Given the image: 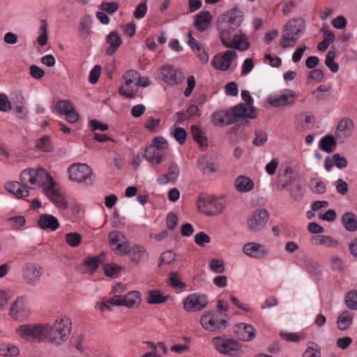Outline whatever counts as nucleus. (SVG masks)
I'll list each match as a JSON object with an SVG mask.
<instances>
[{
	"instance_id": "obj_47",
	"label": "nucleus",
	"mask_w": 357,
	"mask_h": 357,
	"mask_svg": "<svg viewBox=\"0 0 357 357\" xmlns=\"http://www.w3.org/2000/svg\"><path fill=\"white\" fill-rule=\"evenodd\" d=\"M315 238L318 241L317 243L318 245H322L332 248H336L338 245V241L330 236H319Z\"/></svg>"
},
{
	"instance_id": "obj_32",
	"label": "nucleus",
	"mask_w": 357,
	"mask_h": 357,
	"mask_svg": "<svg viewBox=\"0 0 357 357\" xmlns=\"http://www.w3.org/2000/svg\"><path fill=\"white\" fill-rule=\"evenodd\" d=\"M234 185L238 192H246L253 189L254 182L247 176H239L236 178Z\"/></svg>"
},
{
	"instance_id": "obj_14",
	"label": "nucleus",
	"mask_w": 357,
	"mask_h": 357,
	"mask_svg": "<svg viewBox=\"0 0 357 357\" xmlns=\"http://www.w3.org/2000/svg\"><path fill=\"white\" fill-rule=\"evenodd\" d=\"M225 47L234 48L240 51L247 50L250 47V43L244 33L240 32L230 37L226 43L222 44Z\"/></svg>"
},
{
	"instance_id": "obj_64",
	"label": "nucleus",
	"mask_w": 357,
	"mask_h": 357,
	"mask_svg": "<svg viewBox=\"0 0 357 357\" xmlns=\"http://www.w3.org/2000/svg\"><path fill=\"white\" fill-rule=\"evenodd\" d=\"M188 86L185 88L184 91V96L186 97H189L195 87L196 81L194 76L190 75L187 79Z\"/></svg>"
},
{
	"instance_id": "obj_40",
	"label": "nucleus",
	"mask_w": 357,
	"mask_h": 357,
	"mask_svg": "<svg viewBox=\"0 0 357 357\" xmlns=\"http://www.w3.org/2000/svg\"><path fill=\"white\" fill-rule=\"evenodd\" d=\"M123 268L115 264H107L104 266V271L107 276L116 278L119 276Z\"/></svg>"
},
{
	"instance_id": "obj_52",
	"label": "nucleus",
	"mask_w": 357,
	"mask_h": 357,
	"mask_svg": "<svg viewBox=\"0 0 357 357\" xmlns=\"http://www.w3.org/2000/svg\"><path fill=\"white\" fill-rule=\"evenodd\" d=\"M291 181V176H288L285 172L283 175H278L277 182V189L279 190H284L286 187L289 186Z\"/></svg>"
},
{
	"instance_id": "obj_30",
	"label": "nucleus",
	"mask_w": 357,
	"mask_h": 357,
	"mask_svg": "<svg viewBox=\"0 0 357 357\" xmlns=\"http://www.w3.org/2000/svg\"><path fill=\"white\" fill-rule=\"evenodd\" d=\"M236 121L232 114L224 113L223 112H215L212 116V122L215 126L229 125Z\"/></svg>"
},
{
	"instance_id": "obj_18",
	"label": "nucleus",
	"mask_w": 357,
	"mask_h": 357,
	"mask_svg": "<svg viewBox=\"0 0 357 357\" xmlns=\"http://www.w3.org/2000/svg\"><path fill=\"white\" fill-rule=\"evenodd\" d=\"M220 15L236 29L240 26L244 18L243 11L237 8H233Z\"/></svg>"
},
{
	"instance_id": "obj_48",
	"label": "nucleus",
	"mask_w": 357,
	"mask_h": 357,
	"mask_svg": "<svg viewBox=\"0 0 357 357\" xmlns=\"http://www.w3.org/2000/svg\"><path fill=\"white\" fill-rule=\"evenodd\" d=\"M36 146L43 151H50L52 149L50 137L44 136L36 142Z\"/></svg>"
},
{
	"instance_id": "obj_8",
	"label": "nucleus",
	"mask_w": 357,
	"mask_h": 357,
	"mask_svg": "<svg viewBox=\"0 0 357 357\" xmlns=\"http://www.w3.org/2000/svg\"><path fill=\"white\" fill-rule=\"evenodd\" d=\"M219 316L218 313L208 312L201 317L200 324L209 331H222L227 328V323Z\"/></svg>"
},
{
	"instance_id": "obj_44",
	"label": "nucleus",
	"mask_w": 357,
	"mask_h": 357,
	"mask_svg": "<svg viewBox=\"0 0 357 357\" xmlns=\"http://www.w3.org/2000/svg\"><path fill=\"white\" fill-rule=\"evenodd\" d=\"M335 57V53L333 51H329L326 54L325 60V64L333 73H336L339 70L338 64L334 61Z\"/></svg>"
},
{
	"instance_id": "obj_34",
	"label": "nucleus",
	"mask_w": 357,
	"mask_h": 357,
	"mask_svg": "<svg viewBox=\"0 0 357 357\" xmlns=\"http://www.w3.org/2000/svg\"><path fill=\"white\" fill-rule=\"evenodd\" d=\"M345 229L349 231L357 230V216L352 212H347L343 214L341 219Z\"/></svg>"
},
{
	"instance_id": "obj_42",
	"label": "nucleus",
	"mask_w": 357,
	"mask_h": 357,
	"mask_svg": "<svg viewBox=\"0 0 357 357\" xmlns=\"http://www.w3.org/2000/svg\"><path fill=\"white\" fill-rule=\"evenodd\" d=\"M345 303L349 309L357 310V291H350L346 294Z\"/></svg>"
},
{
	"instance_id": "obj_19",
	"label": "nucleus",
	"mask_w": 357,
	"mask_h": 357,
	"mask_svg": "<svg viewBox=\"0 0 357 357\" xmlns=\"http://www.w3.org/2000/svg\"><path fill=\"white\" fill-rule=\"evenodd\" d=\"M7 191L13 194L17 198H24L29 196V189L31 188L28 185H24L22 181H12L7 183L5 185Z\"/></svg>"
},
{
	"instance_id": "obj_38",
	"label": "nucleus",
	"mask_w": 357,
	"mask_h": 357,
	"mask_svg": "<svg viewBox=\"0 0 357 357\" xmlns=\"http://www.w3.org/2000/svg\"><path fill=\"white\" fill-rule=\"evenodd\" d=\"M123 306H126L129 308L137 305L140 303V297L138 291H130L126 296L122 297Z\"/></svg>"
},
{
	"instance_id": "obj_28",
	"label": "nucleus",
	"mask_w": 357,
	"mask_h": 357,
	"mask_svg": "<svg viewBox=\"0 0 357 357\" xmlns=\"http://www.w3.org/2000/svg\"><path fill=\"white\" fill-rule=\"evenodd\" d=\"M179 172L178 165L173 162L169 165L167 174H163L158 176V182L160 184H166L168 182L174 181L178 178Z\"/></svg>"
},
{
	"instance_id": "obj_58",
	"label": "nucleus",
	"mask_w": 357,
	"mask_h": 357,
	"mask_svg": "<svg viewBox=\"0 0 357 357\" xmlns=\"http://www.w3.org/2000/svg\"><path fill=\"white\" fill-rule=\"evenodd\" d=\"M100 8L109 14H113L118 10L119 3L114 1L103 2L100 6Z\"/></svg>"
},
{
	"instance_id": "obj_17",
	"label": "nucleus",
	"mask_w": 357,
	"mask_h": 357,
	"mask_svg": "<svg viewBox=\"0 0 357 357\" xmlns=\"http://www.w3.org/2000/svg\"><path fill=\"white\" fill-rule=\"evenodd\" d=\"M165 156V151L158 149L155 144H151L145 151V157L152 165L160 164Z\"/></svg>"
},
{
	"instance_id": "obj_43",
	"label": "nucleus",
	"mask_w": 357,
	"mask_h": 357,
	"mask_svg": "<svg viewBox=\"0 0 357 357\" xmlns=\"http://www.w3.org/2000/svg\"><path fill=\"white\" fill-rule=\"evenodd\" d=\"M126 239V238L124 234L118 231H112L108 235V241L111 246L116 245Z\"/></svg>"
},
{
	"instance_id": "obj_57",
	"label": "nucleus",
	"mask_w": 357,
	"mask_h": 357,
	"mask_svg": "<svg viewBox=\"0 0 357 357\" xmlns=\"http://www.w3.org/2000/svg\"><path fill=\"white\" fill-rule=\"evenodd\" d=\"M267 141V135L265 132L259 130L255 132V137L253 140V144L259 146L263 145Z\"/></svg>"
},
{
	"instance_id": "obj_23",
	"label": "nucleus",
	"mask_w": 357,
	"mask_h": 357,
	"mask_svg": "<svg viewBox=\"0 0 357 357\" xmlns=\"http://www.w3.org/2000/svg\"><path fill=\"white\" fill-rule=\"evenodd\" d=\"M243 252L252 257L261 258L268 254L264 245L256 243H246L243 248Z\"/></svg>"
},
{
	"instance_id": "obj_15",
	"label": "nucleus",
	"mask_w": 357,
	"mask_h": 357,
	"mask_svg": "<svg viewBox=\"0 0 357 357\" xmlns=\"http://www.w3.org/2000/svg\"><path fill=\"white\" fill-rule=\"evenodd\" d=\"M42 275V268L35 264L29 263L23 268V276L27 283L33 284Z\"/></svg>"
},
{
	"instance_id": "obj_46",
	"label": "nucleus",
	"mask_w": 357,
	"mask_h": 357,
	"mask_svg": "<svg viewBox=\"0 0 357 357\" xmlns=\"http://www.w3.org/2000/svg\"><path fill=\"white\" fill-rule=\"evenodd\" d=\"M169 281V285L174 288L183 289L186 286L184 282L180 281V277L177 272H170Z\"/></svg>"
},
{
	"instance_id": "obj_13",
	"label": "nucleus",
	"mask_w": 357,
	"mask_h": 357,
	"mask_svg": "<svg viewBox=\"0 0 357 357\" xmlns=\"http://www.w3.org/2000/svg\"><path fill=\"white\" fill-rule=\"evenodd\" d=\"M10 315L15 320L23 319L29 314V310L23 297H18L10 309Z\"/></svg>"
},
{
	"instance_id": "obj_7",
	"label": "nucleus",
	"mask_w": 357,
	"mask_h": 357,
	"mask_svg": "<svg viewBox=\"0 0 357 357\" xmlns=\"http://www.w3.org/2000/svg\"><path fill=\"white\" fill-rule=\"evenodd\" d=\"M197 207L202 213L208 216H213L221 213L225 208V205L216 199L200 197L197 200Z\"/></svg>"
},
{
	"instance_id": "obj_27",
	"label": "nucleus",
	"mask_w": 357,
	"mask_h": 357,
	"mask_svg": "<svg viewBox=\"0 0 357 357\" xmlns=\"http://www.w3.org/2000/svg\"><path fill=\"white\" fill-rule=\"evenodd\" d=\"M106 42L109 44V47L106 50V54H114L118 48L121 45L123 41L116 31H112L106 37Z\"/></svg>"
},
{
	"instance_id": "obj_20",
	"label": "nucleus",
	"mask_w": 357,
	"mask_h": 357,
	"mask_svg": "<svg viewBox=\"0 0 357 357\" xmlns=\"http://www.w3.org/2000/svg\"><path fill=\"white\" fill-rule=\"evenodd\" d=\"M235 333L241 340L248 342L255 337V330L250 324L240 323L236 326Z\"/></svg>"
},
{
	"instance_id": "obj_22",
	"label": "nucleus",
	"mask_w": 357,
	"mask_h": 357,
	"mask_svg": "<svg viewBox=\"0 0 357 357\" xmlns=\"http://www.w3.org/2000/svg\"><path fill=\"white\" fill-rule=\"evenodd\" d=\"M354 126V122L349 118L342 119L335 130V135L337 138L346 139L351 135Z\"/></svg>"
},
{
	"instance_id": "obj_41",
	"label": "nucleus",
	"mask_w": 357,
	"mask_h": 357,
	"mask_svg": "<svg viewBox=\"0 0 357 357\" xmlns=\"http://www.w3.org/2000/svg\"><path fill=\"white\" fill-rule=\"evenodd\" d=\"M65 238L68 245L72 248L79 246L82 242V236L77 232L68 233Z\"/></svg>"
},
{
	"instance_id": "obj_29",
	"label": "nucleus",
	"mask_w": 357,
	"mask_h": 357,
	"mask_svg": "<svg viewBox=\"0 0 357 357\" xmlns=\"http://www.w3.org/2000/svg\"><path fill=\"white\" fill-rule=\"evenodd\" d=\"M45 191L47 196L49 199L56 206L60 208H66L67 202L63 194L53 187H47Z\"/></svg>"
},
{
	"instance_id": "obj_60",
	"label": "nucleus",
	"mask_w": 357,
	"mask_h": 357,
	"mask_svg": "<svg viewBox=\"0 0 357 357\" xmlns=\"http://www.w3.org/2000/svg\"><path fill=\"white\" fill-rule=\"evenodd\" d=\"M210 268L214 273H222L225 271V266L222 261L213 259L210 261Z\"/></svg>"
},
{
	"instance_id": "obj_31",
	"label": "nucleus",
	"mask_w": 357,
	"mask_h": 357,
	"mask_svg": "<svg viewBox=\"0 0 357 357\" xmlns=\"http://www.w3.org/2000/svg\"><path fill=\"white\" fill-rule=\"evenodd\" d=\"M162 74L164 76V79L172 83L180 84L183 79V76L181 73H178L177 70L171 67H163L162 68Z\"/></svg>"
},
{
	"instance_id": "obj_54",
	"label": "nucleus",
	"mask_w": 357,
	"mask_h": 357,
	"mask_svg": "<svg viewBox=\"0 0 357 357\" xmlns=\"http://www.w3.org/2000/svg\"><path fill=\"white\" fill-rule=\"evenodd\" d=\"M173 135L180 144H183L185 142L187 132L184 128L176 127L174 130Z\"/></svg>"
},
{
	"instance_id": "obj_2",
	"label": "nucleus",
	"mask_w": 357,
	"mask_h": 357,
	"mask_svg": "<svg viewBox=\"0 0 357 357\" xmlns=\"http://www.w3.org/2000/svg\"><path fill=\"white\" fill-rule=\"evenodd\" d=\"M305 30V21L300 17L289 20L282 29L280 45L283 49L294 47Z\"/></svg>"
},
{
	"instance_id": "obj_62",
	"label": "nucleus",
	"mask_w": 357,
	"mask_h": 357,
	"mask_svg": "<svg viewBox=\"0 0 357 357\" xmlns=\"http://www.w3.org/2000/svg\"><path fill=\"white\" fill-rule=\"evenodd\" d=\"M29 69L30 75L34 79H40L45 75V71L36 65H31Z\"/></svg>"
},
{
	"instance_id": "obj_59",
	"label": "nucleus",
	"mask_w": 357,
	"mask_h": 357,
	"mask_svg": "<svg viewBox=\"0 0 357 357\" xmlns=\"http://www.w3.org/2000/svg\"><path fill=\"white\" fill-rule=\"evenodd\" d=\"M102 68L99 65H96L89 73V82L94 84L97 83L101 74Z\"/></svg>"
},
{
	"instance_id": "obj_4",
	"label": "nucleus",
	"mask_w": 357,
	"mask_h": 357,
	"mask_svg": "<svg viewBox=\"0 0 357 357\" xmlns=\"http://www.w3.org/2000/svg\"><path fill=\"white\" fill-rule=\"evenodd\" d=\"M142 77L134 70L127 71L122 77L123 84L119 89V93L127 98H134L136 96Z\"/></svg>"
},
{
	"instance_id": "obj_1",
	"label": "nucleus",
	"mask_w": 357,
	"mask_h": 357,
	"mask_svg": "<svg viewBox=\"0 0 357 357\" xmlns=\"http://www.w3.org/2000/svg\"><path fill=\"white\" fill-rule=\"evenodd\" d=\"M45 330V340L52 344L59 346L65 342L71 333L72 323L70 318L62 317L56 319L53 324H44Z\"/></svg>"
},
{
	"instance_id": "obj_25",
	"label": "nucleus",
	"mask_w": 357,
	"mask_h": 357,
	"mask_svg": "<svg viewBox=\"0 0 357 357\" xmlns=\"http://www.w3.org/2000/svg\"><path fill=\"white\" fill-rule=\"evenodd\" d=\"M212 16L208 11H202L195 17V26L200 31H206L211 23Z\"/></svg>"
},
{
	"instance_id": "obj_3",
	"label": "nucleus",
	"mask_w": 357,
	"mask_h": 357,
	"mask_svg": "<svg viewBox=\"0 0 357 357\" xmlns=\"http://www.w3.org/2000/svg\"><path fill=\"white\" fill-rule=\"evenodd\" d=\"M20 181L24 185H28L32 188L33 185L43 187L44 190L47 187H53L54 182L51 175L43 167L36 169H26L22 172Z\"/></svg>"
},
{
	"instance_id": "obj_37",
	"label": "nucleus",
	"mask_w": 357,
	"mask_h": 357,
	"mask_svg": "<svg viewBox=\"0 0 357 357\" xmlns=\"http://www.w3.org/2000/svg\"><path fill=\"white\" fill-rule=\"evenodd\" d=\"M335 138L331 135H326L322 137L319 142V149L326 153H332L336 147Z\"/></svg>"
},
{
	"instance_id": "obj_45",
	"label": "nucleus",
	"mask_w": 357,
	"mask_h": 357,
	"mask_svg": "<svg viewBox=\"0 0 357 357\" xmlns=\"http://www.w3.org/2000/svg\"><path fill=\"white\" fill-rule=\"evenodd\" d=\"M19 354V349L14 345H1L0 355L3 356H16Z\"/></svg>"
},
{
	"instance_id": "obj_39",
	"label": "nucleus",
	"mask_w": 357,
	"mask_h": 357,
	"mask_svg": "<svg viewBox=\"0 0 357 357\" xmlns=\"http://www.w3.org/2000/svg\"><path fill=\"white\" fill-rule=\"evenodd\" d=\"M105 256V255L101 252L98 256L85 259L84 265L94 272L98 268L99 264L104 262Z\"/></svg>"
},
{
	"instance_id": "obj_50",
	"label": "nucleus",
	"mask_w": 357,
	"mask_h": 357,
	"mask_svg": "<svg viewBox=\"0 0 357 357\" xmlns=\"http://www.w3.org/2000/svg\"><path fill=\"white\" fill-rule=\"evenodd\" d=\"M331 266L333 271L342 273L344 270V264L341 258L337 256H333L330 259Z\"/></svg>"
},
{
	"instance_id": "obj_12",
	"label": "nucleus",
	"mask_w": 357,
	"mask_h": 357,
	"mask_svg": "<svg viewBox=\"0 0 357 357\" xmlns=\"http://www.w3.org/2000/svg\"><path fill=\"white\" fill-rule=\"evenodd\" d=\"M236 56L234 50H227L222 55H215L212 60V65L217 70L225 71L229 68L231 61Z\"/></svg>"
},
{
	"instance_id": "obj_33",
	"label": "nucleus",
	"mask_w": 357,
	"mask_h": 357,
	"mask_svg": "<svg viewBox=\"0 0 357 357\" xmlns=\"http://www.w3.org/2000/svg\"><path fill=\"white\" fill-rule=\"evenodd\" d=\"M190 132L193 139L200 147L206 148L208 146L206 137L199 126L192 125L190 128Z\"/></svg>"
},
{
	"instance_id": "obj_63",
	"label": "nucleus",
	"mask_w": 357,
	"mask_h": 357,
	"mask_svg": "<svg viewBox=\"0 0 357 357\" xmlns=\"http://www.w3.org/2000/svg\"><path fill=\"white\" fill-rule=\"evenodd\" d=\"M159 119H154L153 117H149L146 123H144V127L149 130L153 132L156 130L160 124Z\"/></svg>"
},
{
	"instance_id": "obj_51",
	"label": "nucleus",
	"mask_w": 357,
	"mask_h": 357,
	"mask_svg": "<svg viewBox=\"0 0 357 357\" xmlns=\"http://www.w3.org/2000/svg\"><path fill=\"white\" fill-rule=\"evenodd\" d=\"M74 107L70 101L59 100L56 105V109L60 114H66Z\"/></svg>"
},
{
	"instance_id": "obj_5",
	"label": "nucleus",
	"mask_w": 357,
	"mask_h": 357,
	"mask_svg": "<svg viewBox=\"0 0 357 357\" xmlns=\"http://www.w3.org/2000/svg\"><path fill=\"white\" fill-rule=\"evenodd\" d=\"M69 178L86 185L93 183L92 169L85 163H74L68 167Z\"/></svg>"
},
{
	"instance_id": "obj_26",
	"label": "nucleus",
	"mask_w": 357,
	"mask_h": 357,
	"mask_svg": "<svg viewBox=\"0 0 357 357\" xmlns=\"http://www.w3.org/2000/svg\"><path fill=\"white\" fill-rule=\"evenodd\" d=\"M38 225L43 229L55 231L59 228V222L54 216L43 214L38 220Z\"/></svg>"
},
{
	"instance_id": "obj_53",
	"label": "nucleus",
	"mask_w": 357,
	"mask_h": 357,
	"mask_svg": "<svg viewBox=\"0 0 357 357\" xmlns=\"http://www.w3.org/2000/svg\"><path fill=\"white\" fill-rule=\"evenodd\" d=\"M176 260V254L172 251L168 250L166 252H164L162 253L159 261L160 264L159 266H160L162 264H170Z\"/></svg>"
},
{
	"instance_id": "obj_6",
	"label": "nucleus",
	"mask_w": 357,
	"mask_h": 357,
	"mask_svg": "<svg viewBox=\"0 0 357 357\" xmlns=\"http://www.w3.org/2000/svg\"><path fill=\"white\" fill-rule=\"evenodd\" d=\"M45 330L44 324H25L20 326L16 331L24 340L40 342L45 340Z\"/></svg>"
},
{
	"instance_id": "obj_16",
	"label": "nucleus",
	"mask_w": 357,
	"mask_h": 357,
	"mask_svg": "<svg viewBox=\"0 0 357 357\" xmlns=\"http://www.w3.org/2000/svg\"><path fill=\"white\" fill-rule=\"evenodd\" d=\"M216 26L222 44L226 43V41H228V39L231 37V33L236 29L233 28L221 15L218 18Z\"/></svg>"
},
{
	"instance_id": "obj_36",
	"label": "nucleus",
	"mask_w": 357,
	"mask_h": 357,
	"mask_svg": "<svg viewBox=\"0 0 357 357\" xmlns=\"http://www.w3.org/2000/svg\"><path fill=\"white\" fill-rule=\"evenodd\" d=\"M295 98V93L293 91H289V94L281 95L279 98L271 100V104L275 107L287 105L292 104Z\"/></svg>"
},
{
	"instance_id": "obj_55",
	"label": "nucleus",
	"mask_w": 357,
	"mask_h": 357,
	"mask_svg": "<svg viewBox=\"0 0 357 357\" xmlns=\"http://www.w3.org/2000/svg\"><path fill=\"white\" fill-rule=\"evenodd\" d=\"M129 242L127 239L123 241L121 243H118L114 248L115 252L119 255H126L128 253Z\"/></svg>"
},
{
	"instance_id": "obj_24",
	"label": "nucleus",
	"mask_w": 357,
	"mask_h": 357,
	"mask_svg": "<svg viewBox=\"0 0 357 357\" xmlns=\"http://www.w3.org/2000/svg\"><path fill=\"white\" fill-rule=\"evenodd\" d=\"M128 255L132 263L138 264L140 261L146 260L149 257L144 247L139 245L132 246L128 250Z\"/></svg>"
},
{
	"instance_id": "obj_21",
	"label": "nucleus",
	"mask_w": 357,
	"mask_h": 357,
	"mask_svg": "<svg viewBox=\"0 0 357 357\" xmlns=\"http://www.w3.org/2000/svg\"><path fill=\"white\" fill-rule=\"evenodd\" d=\"M233 114L234 119L236 117H246L250 119H255L257 113L253 106H249L248 104H238L235 106L232 111L229 112Z\"/></svg>"
},
{
	"instance_id": "obj_11",
	"label": "nucleus",
	"mask_w": 357,
	"mask_h": 357,
	"mask_svg": "<svg viewBox=\"0 0 357 357\" xmlns=\"http://www.w3.org/2000/svg\"><path fill=\"white\" fill-rule=\"evenodd\" d=\"M184 308L189 312L200 311L208 304L206 295L190 294L184 301Z\"/></svg>"
},
{
	"instance_id": "obj_9",
	"label": "nucleus",
	"mask_w": 357,
	"mask_h": 357,
	"mask_svg": "<svg viewBox=\"0 0 357 357\" xmlns=\"http://www.w3.org/2000/svg\"><path fill=\"white\" fill-rule=\"evenodd\" d=\"M212 342L220 353L231 356H235V353L241 348V345L236 340L220 336L213 337Z\"/></svg>"
},
{
	"instance_id": "obj_35",
	"label": "nucleus",
	"mask_w": 357,
	"mask_h": 357,
	"mask_svg": "<svg viewBox=\"0 0 357 357\" xmlns=\"http://www.w3.org/2000/svg\"><path fill=\"white\" fill-rule=\"evenodd\" d=\"M354 314L349 311L342 312L337 318V328L341 331H345L350 328L353 323Z\"/></svg>"
},
{
	"instance_id": "obj_49",
	"label": "nucleus",
	"mask_w": 357,
	"mask_h": 357,
	"mask_svg": "<svg viewBox=\"0 0 357 357\" xmlns=\"http://www.w3.org/2000/svg\"><path fill=\"white\" fill-rule=\"evenodd\" d=\"M166 301V298L158 291H150L147 297L149 303H162Z\"/></svg>"
},
{
	"instance_id": "obj_61",
	"label": "nucleus",
	"mask_w": 357,
	"mask_h": 357,
	"mask_svg": "<svg viewBox=\"0 0 357 357\" xmlns=\"http://www.w3.org/2000/svg\"><path fill=\"white\" fill-rule=\"evenodd\" d=\"M146 12H147L146 3V2H143V3H139L137 6V8L134 12V16L137 19H141V18H143L146 15Z\"/></svg>"
},
{
	"instance_id": "obj_10",
	"label": "nucleus",
	"mask_w": 357,
	"mask_h": 357,
	"mask_svg": "<svg viewBox=\"0 0 357 357\" xmlns=\"http://www.w3.org/2000/svg\"><path fill=\"white\" fill-rule=\"evenodd\" d=\"M268 219L269 213L266 209L256 210L248 220V228L252 231H259L264 228Z\"/></svg>"
},
{
	"instance_id": "obj_56",
	"label": "nucleus",
	"mask_w": 357,
	"mask_h": 357,
	"mask_svg": "<svg viewBox=\"0 0 357 357\" xmlns=\"http://www.w3.org/2000/svg\"><path fill=\"white\" fill-rule=\"evenodd\" d=\"M210 241V236L204 231H201L195 236V242L200 247H204L206 243H208Z\"/></svg>"
}]
</instances>
